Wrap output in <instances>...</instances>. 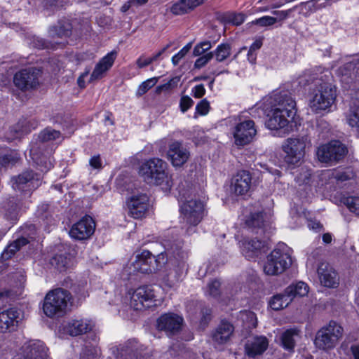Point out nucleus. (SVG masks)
I'll list each match as a JSON object with an SVG mask.
<instances>
[{"mask_svg": "<svg viewBox=\"0 0 359 359\" xmlns=\"http://www.w3.org/2000/svg\"><path fill=\"white\" fill-rule=\"evenodd\" d=\"M138 174L146 183L158 186L164 192H170L173 186L168 163L160 158L145 160L139 166Z\"/></svg>", "mask_w": 359, "mask_h": 359, "instance_id": "obj_1", "label": "nucleus"}, {"mask_svg": "<svg viewBox=\"0 0 359 359\" xmlns=\"http://www.w3.org/2000/svg\"><path fill=\"white\" fill-rule=\"evenodd\" d=\"M275 101L277 104L268 116L266 126L271 130H288L289 123L293 121L297 112L296 102L290 95L282 93L275 95Z\"/></svg>", "mask_w": 359, "mask_h": 359, "instance_id": "obj_2", "label": "nucleus"}, {"mask_svg": "<svg viewBox=\"0 0 359 359\" xmlns=\"http://www.w3.org/2000/svg\"><path fill=\"white\" fill-rule=\"evenodd\" d=\"M187 258V253L183 250L182 241L168 242L164 246V250L154 256V271L160 270L167 263H170L173 267L181 269L184 266Z\"/></svg>", "mask_w": 359, "mask_h": 359, "instance_id": "obj_3", "label": "nucleus"}, {"mask_svg": "<svg viewBox=\"0 0 359 359\" xmlns=\"http://www.w3.org/2000/svg\"><path fill=\"white\" fill-rule=\"evenodd\" d=\"M290 248L283 243H279L267 255L264 264L266 275L276 276L283 273L292 265Z\"/></svg>", "mask_w": 359, "mask_h": 359, "instance_id": "obj_4", "label": "nucleus"}, {"mask_svg": "<svg viewBox=\"0 0 359 359\" xmlns=\"http://www.w3.org/2000/svg\"><path fill=\"white\" fill-rule=\"evenodd\" d=\"M72 300L69 291L63 288H56L49 291L45 296L43 311L49 318L62 316L67 311Z\"/></svg>", "mask_w": 359, "mask_h": 359, "instance_id": "obj_5", "label": "nucleus"}, {"mask_svg": "<svg viewBox=\"0 0 359 359\" xmlns=\"http://www.w3.org/2000/svg\"><path fill=\"white\" fill-rule=\"evenodd\" d=\"M180 212L184 222L188 226L186 232L191 234L202 221L205 213V203L200 198L185 200L180 205Z\"/></svg>", "mask_w": 359, "mask_h": 359, "instance_id": "obj_6", "label": "nucleus"}, {"mask_svg": "<svg viewBox=\"0 0 359 359\" xmlns=\"http://www.w3.org/2000/svg\"><path fill=\"white\" fill-rule=\"evenodd\" d=\"M344 334L343 327L337 321L331 320L318 330L314 339L315 346L320 350L333 349Z\"/></svg>", "mask_w": 359, "mask_h": 359, "instance_id": "obj_7", "label": "nucleus"}, {"mask_svg": "<svg viewBox=\"0 0 359 359\" xmlns=\"http://www.w3.org/2000/svg\"><path fill=\"white\" fill-rule=\"evenodd\" d=\"M43 74L41 67H30L17 72L13 76L15 86L21 91L35 90L40 86V78Z\"/></svg>", "mask_w": 359, "mask_h": 359, "instance_id": "obj_8", "label": "nucleus"}, {"mask_svg": "<svg viewBox=\"0 0 359 359\" xmlns=\"http://www.w3.org/2000/svg\"><path fill=\"white\" fill-rule=\"evenodd\" d=\"M347 147L339 140H332L320 146L317 151L318 159L322 163L332 164L341 161L347 154Z\"/></svg>", "mask_w": 359, "mask_h": 359, "instance_id": "obj_9", "label": "nucleus"}, {"mask_svg": "<svg viewBox=\"0 0 359 359\" xmlns=\"http://www.w3.org/2000/svg\"><path fill=\"white\" fill-rule=\"evenodd\" d=\"M257 133V129L252 119L241 121L233 128V143L238 149H242L254 140Z\"/></svg>", "mask_w": 359, "mask_h": 359, "instance_id": "obj_10", "label": "nucleus"}, {"mask_svg": "<svg viewBox=\"0 0 359 359\" xmlns=\"http://www.w3.org/2000/svg\"><path fill=\"white\" fill-rule=\"evenodd\" d=\"M308 136L290 137L283 144V151L285 153V161L287 164L295 165L304 156Z\"/></svg>", "mask_w": 359, "mask_h": 359, "instance_id": "obj_11", "label": "nucleus"}, {"mask_svg": "<svg viewBox=\"0 0 359 359\" xmlns=\"http://www.w3.org/2000/svg\"><path fill=\"white\" fill-rule=\"evenodd\" d=\"M336 100V90L331 86H320L310 100L309 106L316 114H320L329 109Z\"/></svg>", "mask_w": 359, "mask_h": 359, "instance_id": "obj_12", "label": "nucleus"}, {"mask_svg": "<svg viewBox=\"0 0 359 359\" xmlns=\"http://www.w3.org/2000/svg\"><path fill=\"white\" fill-rule=\"evenodd\" d=\"M241 243V253L250 261H256L269 250L267 242L260 239L243 238Z\"/></svg>", "mask_w": 359, "mask_h": 359, "instance_id": "obj_13", "label": "nucleus"}, {"mask_svg": "<svg viewBox=\"0 0 359 359\" xmlns=\"http://www.w3.org/2000/svg\"><path fill=\"white\" fill-rule=\"evenodd\" d=\"M184 319L177 313L169 312L161 315L156 320V327L164 332L169 337L178 334L181 330Z\"/></svg>", "mask_w": 359, "mask_h": 359, "instance_id": "obj_14", "label": "nucleus"}, {"mask_svg": "<svg viewBox=\"0 0 359 359\" xmlns=\"http://www.w3.org/2000/svg\"><path fill=\"white\" fill-rule=\"evenodd\" d=\"M128 215L134 219H142L147 217L149 208V197L147 194H137L131 196L127 200Z\"/></svg>", "mask_w": 359, "mask_h": 359, "instance_id": "obj_15", "label": "nucleus"}, {"mask_svg": "<svg viewBox=\"0 0 359 359\" xmlns=\"http://www.w3.org/2000/svg\"><path fill=\"white\" fill-rule=\"evenodd\" d=\"M95 230L94 219L89 215H85L72 226L69 234L76 241H85L91 237Z\"/></svg>", "mask_w": 359, "mask_h": 359, "instance_id": "obj_16", "label": "nucleus"}, {"mask_svg": "<svg viewBox=\"0 0 359 359\" xmlns=\"http://www.w3.org/2000/svg\"><path fill=\"white\" fill-rule=\"evenodd\" d=\"M245 228L252 233L264 234L268 224L266 213L263 209L250 210L244 216Z\"/></svg>", "mask_w": 359, "mask_h": 359, "instance_id": "obj_17", "label": "nucleus"}, {"mask_svg": "<svg viewBox=\"0 0 359 359\" xmlns=\"http://www.w3.org/2000/svg\"><path fill=\"white\" fill-rule=\"evenodd\" d=\"M40 180V174L32 170H27L15 178L13 187L15 190L25 194H30L39 186Z\"/></svg>", "mask_w": 359, "mask_h": 359, "instance_id": "obj_18", "label": "nucleus"}, {"mask_svg": "<svg viewBox=\"0 0 359 359\" xmlns=\"http://www.w3.org/2000/svg\"><path fill=\"white\" fill-rule=\"evenodd\" d=\"M22 311L18 307H11L0 312V333L16 331L21 320Z\"/></svg>", "mask_w": 359, "mask_h": 359, "instance_id": "obj_19", "label": "nucleus"}, {"mask_svg": "<svg viewBox=\"0 0 359 359\" xmlns=\"http://www.w3.org/2000/svg\"><path fill=\"white\" fill-rule=\"evenodd\" d=\"M154 291L149 285H142L135 290L132 301L135 310L149 309L155 305Z\"/></svg>", "mask_w": 359, "mask_h": 359, "instance_id": "obj_20", "label": "nucleus"}, {"mask_svg": "<svg viewBox=\"0 0 359 359\" xmlns=\"http://www.w3.org/2000/svg\"><path fill=\"white\" fill-rule=\"evenodd\" d=\"M252 184V176L249 171H238L232 178L231 189L236 196H245L250 191Z\"/></svg>", "mask_w": 359, "mask_h": 359, "instance_id": "obj_21", "label": "nucleus"}, {"mask_svg": "<svg viewBox=\"0 0 359 359\" xmlns=\"http://www.w3.org/2000/svg\"><path fill=\"white\" fill-rule=\"evenodd\" d=\"M190 153L183 147L182 142L174 141L168 146L167 151L168 159L173 167L180 168L188 161Z\"/></svg>", "mask_w": 359, "mask_h": 359, "instance_id": "obj_22", "label": "nucleus"}, {"mask_svg": "<svg viewBox=\"0 0 359 359\" xmlns=\"http://www.w3.org/2000/svg\"><path fill=\"white\" fill-rule=\"evenodd\" d=\"M116 57L117 52L116 50H111L102 57L95 65L90 74L89 83L101 79L104 74L113 66Z\"/></svg>", "mask_w": 359, "mask_h": 359, "instance_id": "obj_23", "label": "nucleus"}, {"mask_svg": "<svg viewBox=\"0 0 359 359\" xmlns=\"http://www.w3.org/2000/svg\"><path fill=\"white\" fill-rule=\"evenodd\" d=\"M48 348L41 341H36L25 346L20 359H50Z\"/></svg>", "mask_w": 359, "mask_h": 359, "instance_id": "obj_24", "label": "nucleus"}, {"mask_svg": "<svg viewBox=\"0 0 359 359\" xmlns=\"http://www.w3.org/2000/svg\"><path fill=\"white\" fill-rule=\"evenodd\" d=\"M49 264L60 273L66 272L74 265V257L67 252L54 254L49 260Z\"/></svg>", "mask_w": 359, "mask_h": 359, "instance_id": "obj_25", "label": "nucleus"}, {"mask_svg": "<svg viewBox=\"0 0 359 359\" xmlns=\"http://www.w3.org/2000/svg\"><path fill=\"white\" fill-rule=\"evenodd\" d=\"M154 255L149 250H143L140 254L136 255L135 261L133 264L135 270L144 274H149L154 272Z\"/></svg>", "mask_w": 359, "mask_h": 359, "instance_id": "obj_26", "label": "nucleus"}, {"mask_svg": "<svg viewBox=\"0 0 359 359\" xmlns=\"http://www.w3.org/2000/svg\"><path fill=\"white\" fill-rule=\"evenodd\" d=\"M62 329L65 333L76 337L90 332L92 326L86 320L71 319L63 325Z\"/></svg>", "mask_w": 359, "mask_h": 359, "instance_id": "obj_27", "label": "nucleus"}, {"mask_svg": "<svg viewBox=\"0 0 359 359\" xmlns=\"http://www.w3.org/2000/svg\"><path fill=\"white\" fill-rule=\"evenodd\" d=\"M36 217L39 225L43 228V231L47 233H50L52 230V227H55L57 225V222L51 211L49 210V205L48 204H43L37 209Z\"/></svg>", "mask_w": 359, "mask_h": 359, "instance_id": "obj_28", "label": "nucleus"}, {"mask_svg": "<svg viewBox=\"0 0 359 359\" xmlns=\"http://www.w3.org/2000/svg\"><path fill=\"white\" fill-rule=\"evenodd\" d=\"M72 29L71 20L67 18H62L58 20L57 25L49 27L48 36L51 38H68L72 34Z\"/></svg>", "mask_w": 359, "mask_h": 359, "instance_id": "obj_29", "label": "nucleus"}, {"mask_svg": "<svg viewBox=\"0 0 359 359\" xmlns=\"http://www.w3.org/2000/svg\"><path fill=\"white\" fill-rule=\"evenodd\" d=\"M321 283L327 287H335L338 285L337 273L328 264H321L318 268Z\"/></svg>", "mask_w": 359, "mask_h": 359, "instance_id": "obj_30", "label": "nucleus"}, {"mask_svg": "<svg viewBox=\"0 0 359 359\" xmlns=\"http://www.w3.org/2000/svg\"><path fill=\"white\" fill-rule=\"evenodd\" d=\"M233 331V325L229 320L222 319L212 334V340L219 344H224L229 339Z\"/></svg>", "mask_w": 359, "mask_h": 359, "instance_id": "obj_31", "label": "nucleus"}, {"mask_svg": "<svg viewBox=\"0 0 359 359\" xmlns=\"http://www.w3.org/2000/svg\"><path fill=\"white\" fill-rule=\"evenodd\" d=\"M269 341L264 336L257 337L254 341L245 344V351L246 355L255 358L257 355H262L268 348Z\"/></svg>", "mask_w": 359, "mask_h": 359, "instance_id": "obj_32", "label": "nucleus"}, {"mask_svg": "<svg viewBox=\"0 0 359 359\" xmlns=\"http://www.w3.org/2000/svg\"><path fill=\"white\" fill-rule=\"evenodd\" d=\"M20 201L15 197L9 198L5 203L4 218L11 224H16L19 219Z\"/></svg>", "mask_w": 359, "mask_h": 359, "instance_id": "obj_33", "label": "nucleus"}, {"mask_svg": "<svg viewBox=\"0 0 359 359\" xmlns=\"http://www.w3.org/2000/svg\"><path fill=\"white\" fill-rule=\"evenodd\" d=\"M309 285L302 281L296 283L295 284H291L285 289L286 296L289 298V301L291 302L296 297H304L309 293Z\"/></svg>", "mask_w": 359, "mask_h": 359, "instance_id": "obj_34", "label": "nucleus"}, {"mask_svg": "<svg viewBox=\"0 0 359 359\" xmlns=\"http://www.w3.org/2000/svg\"><path fill=\"white\" fill-rule=\"evenodd\" d=\"M298 334L299 330L297 328H290L285 330L280 336L282 347L289 352H294L296 346L294 337Z\"/></svg>", "mask_w": 359, "mask_h": 359, "instance_id": "obj_35", "label": "nucleus"}, {"mask_svg": "<svg viewBox=\"0 0 359 359\" xmlns=\"http://www.w3.org/2000/svg\"><path fill=\"white\" fill-rule=\"evenodd\" d=\"M355 173L351 166L339 167L333 169L332 172V177L336 180L337 183H342L353 179Z\"/></svg>", "mask_w": 359, "mask_h": 359, "instance_id": "obj_36", "label": "nucleus"}, {"mask_svg": "<svg viewBox=\"0 0 359 359\" xmlns=\"http://www.w3.org/2000/svg\"><path fill=\"white\" fill-rule=\"evenodd\" d=\"M20 159V154L15 150H9L0 155V169L14 166Z\"/></svg>", "mask_w": 359, "mask_h": 359, "instance_id": "obj_37", "label": "nucleus"}, {"mask_svg": "<svg viewBox=\"0 0 359 359\" xmlns=\"http://www.w3.org/2000/svg\"><path fill=\"white\" fill-rule=\"evenodd\" d=\"M221 285V282L217 278L210 280L207 284L205 295L219 299L222 296Z\"/></svg>", "mask_w": 359, "mask_h": 359, "instance_id": "obj_38", "label": "nucleus"}, {"mask_svg": "<svg viewBox=\"0 0 359 359\" xmlns=\"http://www.w3.org/2000/svg\"><path fill=\"white\" fill-rule=\"evenodd\" d=\"M231 45L227 43H222L217 46L213 52V56H215V59L218 62H222L226 60L231 55Z\"/></svg>", "mask_w": 359, "mask_h": 359, "instance_id": "obj_39", "label": "nucleus"}, {"mask_svg": "<svg viewBox=\"0 0 359 359\" xmlns=\"http://www.w3.org/2000/svg\"><path fill=\"white\" fill-rule=\"evenodd\" d=\"M340 202L356 215H359V196L342 195Z\"/></svg>", "mask_w": 359, "mask_h": 359, "instance_id": "obj_40", "label": "nucleus"}, {"mask_svg": "<svg viewBox=\"0 0 359 359\" xmlns=\"http://www.w3.org/2000/svg\"><path fill=\"white\" fill-rule=\"evenodd\" d=\"M287 299L289 298L284 292L283 294L274 295L269 302V306L274 311L283 309L288 305Z\"/></svg>", "mask_w": 359, "mask_h": 359, "instance_id": "obj_41", "label": "nucleus"}, {"mask_svg": "<svg viewBox=\"0 0 359 359\" xmlns=\"http://www.w3.org/2000/svg\"><path fill=\"white\" fill-rule=\"evenodd\" d=\"M53 123L60 125L62 129H68L72 126V120L64 112L57 113L51 118Z\"/></svg>", "mask_w": 359, "mask_h": 359, "instance_id": "obj_42", "label": "nucleus"}, {"mask_svg": "<svg viewBox=\"0 0 359 359\" xmlns=\"http://www.w3.org/2000/svg\"><path fill=\"white\" fill-rule=\"evenodd\" d=\"M170 11L175 15H184L191 11L186 0L177 1L171 6Z\"/></svg>", "mask_w": 359, "mask_h": 359, "instance_id": "obj_43", "label": "nucleus"}, {"mask_svg": "<svg viewBox=\"0 0 359 359\" xmlns=\"http://www.w3.org/2000/svg\"><path fill=\"white\" fill-rule=\"evenodd\" d=\"M157 81V77H152L142 82L137 89L136 95L138 97L142 96L147 93L152 87H154Z\"/></svg>", "mask_w": 359, "mask_h": 359, "instance_id": "obj_44", "label": "nucleus"}, {"mask_svg": "<svg viewBox=\"0 0 359 359\" xmlns=\"http://www.w3.org/2000/svg\"><path fill=\"white\" fill-rule=\"evenodd\" d=\"M20 232L29 238L30 242L34 241L37 236V229L34 224H25L20 226Z\"/></svg>", "mask_w": 359, "mask_h": 359, "instance_id": "obj_45", "label": "nucleus"}, {"mask_svg": "<svg viewBox=\"0 0 359 359\" xmlns=\"http://www.w3.org/2000/svg\"><path fill=\"white\" fill-rule=\"evenodd\" d=\"M245 20V16L242 13H229L224 15V20L226 23L238 26L242 25Z\"/></svg>", "mask_w": 359, "mask_h": 359, "instance_id": "obj_46", "label": "nucleus"}, {"mask_svg": "<svg viewBox=\"0 0 359 359\" xmlns=\"http://www.w3.org/2000/svg\"><path fill=\"white\" fill-rule=\"evenodd\" d=\"M61 133L59 130L46 128L40 133L39 138L41 142H46L58 139Z\"/></svg>", "mask_w": 359, "mask_h": 359, "instance_id": "obj_47", "label": "nucleus"}, {"mask_svg": "<svg viewBox=\"0 0 359 359\" xmlns=\"http://www.w3.org/2000/svg\"><path fill=\"white\" fill-rule=\"evenodd\" d=\"M211 107L209 101L206 98L201 100L196 106L194 117H196V114L200 116L207 115Z\"/></svg>", "mask_w": 359, "mask_h": 359, "instance_id": "obj_48", "label": "nucleus"}, {"mask_svg": "<svg viewBox=\"0 0 359 359\" xmlns=\"http://www.w3.org/2000/svg\"><path fill=\"white\" fill-rule=\"evenodd\" d=\"M349 126L359 131V105L355 107L349 115L348 119Z\"/></svg>", "mask_w": 359, "mask_h": 359, "instance_id": "obj_49", "label": "nucleus"}, {"mask_svg": "<svg viewBox=\"0 0 359 359\" xmlns=\"http://www.w3.org/2000/svg\"><path fill=\"white\" fill-rule=\"evenodd\" d=\"M212 309L209 306H203L200 311V323L203 325H207L212 320Z\"/></svg>", "mask_w": 359, "mask_h": 359, "instance_id": "obj_50", "label": "nucleus"}, {"mask_svg": "<svg viewBox=\"0 0 359 359\" xmlns=\"http://www.w3.org/2000/svg\"><path fill=\"white\" fill-rule=\"evenodd\" d=\"M194 104V100L189 95H182L180 100V109L182 113H185L193 107Z\"/></svg>", "mask_w": 359, "mask_h": 359, "instance_id": "obj_51", "label": "nucleus"}, {"mask_svg": "<svg viewBox=\"0 0 359 359\" xmlns=\"http://www.w3.org/2000/svg\"><path fill=\"white\" fill-rule=\"evenodd\" d=\"M66 0H43L42 4L45 9L53 11L55 8L62 7Z\"/></svg>", "mask_w": 359, "mask_h": 359, "instance_id": "obj_52", "label": "nucleus"}, {"mask_svg": "<svg viewBox=\"0 0 359 359\" xmlns=\"http://www.w3.org/2000/svg\"><path fill=\"white\" fill-rule=\"evenodd\" d=\"M213 57V52H208L204 55H200L194 62V67L201 69Z\"/></svg>", "mask_w": 359, "mask_h": 359, "instance_id": "obj_53", "label": "nucleus"}, {"mask_svg": "<svg viewBox=\"0 0 359 359\" xmlns=\"http://www.w3.org/2000/svg\"><path fill=\"white\" fill-rule=\"evenodd\" d=\"M19 250V247L13 242L11 243L1 254L3 259H11Z\"/></svg>", "mask_w": 359, "mask_h": 359, "instance_id": "obj_54", "label": "nucleus"}, {"mask_svg": "<svg viewBox=\"0 0 359 359\" xmlns=\"http://www.w3.org/2000/svg\"><path fill=\"white\" fill-rule=\"evenodd\" d=\"M191 47V43H189L184 46L177 53L175 54L171 59L172 64L174 65H178L180 60L187 55V53L190 50Z\"/></svg>", "mask_w": 359, "mask_h": 359, "instance_id": "obj_55", "label": "nucleus"}, {"mask_svg": "<svg viewBox=\"0 0 359 359\" xmlns=\"http://www.w3.org/2000/svg\"><path fill=\"white\" fill-rule=\"evenodd\" d=\"M256 24L261 27H267L274 25L277 22V18L265 15L256 20Z\"/></svg>", "mask_w": 359, "mask_h": 359, "instance_id": "obj_56", "label": "nucleus"}, {"mask_svg": "<svg viewBox=\"0 0 359 359\" xmlns=\"http://www.w3.org/2000/svg\"><path fill=\"white\" fill-rule=\"evenodd\" d=\"M206 93V90L203 84H198L195 86L191 89V95L195 98H202Z\"/></svg>", "mask_w": 359, "mask_h": 359, "instance_id": "obj_57", "label": "nucleus"}, {"mask_svg": "<svg viewBox=\"0 0 359 359\" xmlns=\"http://www.w3.org/2000/svg\"><path fill=\"white\" fill-rule=\"evenodd\" d=\"M305 4L309 7L310 10L313 9L315 11L324 8L327 6L326 1L318 3V0H309L307 1Z\"/></svg>", "mask_w": 359, "mask_h": 359, "instance_id": "obj_58", "label": "nucleus"}, {"mask_svg": "<svg viewBox=\"0 0 359 359\" xmlns=\"http://www.w3.org/2000/svg\"><path fill=\"white\" fill-rule=\"evenodd\" d=\"M33 43L34 47L38 49H48L51 46L50 41L42 38H37L34 39Z\"/></svg>", "mask_w": 359, "mask_h": 359, "instance_id": "obj_59", "label": "nucleus"}, {"mask_svg": "<svg viewBox=\"0 0 359 359\" xmlns=\"http://www.w3.org/2000/svg\"><path fill=\"white\" fill-rule=\"evenodd\" d=\"M180 81V77L175 76L171 78L166 83L161 84V87L164 88V91L171 90L177 86Z\"/></svg>", "mask_w": 359, "mask_h": 359, "instance_id": "obj_60", "label": "nucleus"}, {"mask_svg": "<svg viewBox=\"0 0 359 359\" xmlns=\"http://www.w3.org/2000/svg\"><path fill=\"white\" fill-rule=\"evenodd\" d=\"M90 67H86L84 72L78 77L77 84L80 88L83 89L86 87L85 78L90 74Z\"/></svg>", "mask_w": 359, "mask_h": 359, "instance_id": "obj_61", "label": "nucleus"}, {"mask_svg": "<svg viewBox=\"0 0 359 359\" xmlns=\"http://www.w3.org/2000/svg\"><path fill=\"white\" fill-rule=\"evenodd\" d=\"M36 164L40 167L39 170L41 172H46L53 168V165L50 161H48L46 157H43L40 159V163L36 162Z\"/></svg>", "mask_w": 359, "mask_h": 359, "instance_id": "obj_62", "label": "nucleus"}, {"mask_svg": "<svg viewBox=\"0 0 359 359\" xmlns=\"http://www.w3.org/2000/svg\"><path fill=\"white\" fill-rule=\"evenodd\" d=\"M89 165L93 169H101L102 168V162L100 154L92 156L89 160Z\"/></svg>", "mask_w": 359, "mask_h": 359, "instance_id": "obj_63", "label": "nucleus"}, {"mask_svg": "<svg viewBox=\"0 0 359 359\" xmlns=\"http://www.w3.org/2000/svg\"><path fill=\"white\" fill-rule=\"evenodd\" d=\"M263 45V38L257 39L250 46L249 50L251 51L256 52L259 50Z\"/></svg>", "mask_w": 359, "mask_h": 359, "instance_id": "obj_64", "label": "nucleus"}]
</instances>
